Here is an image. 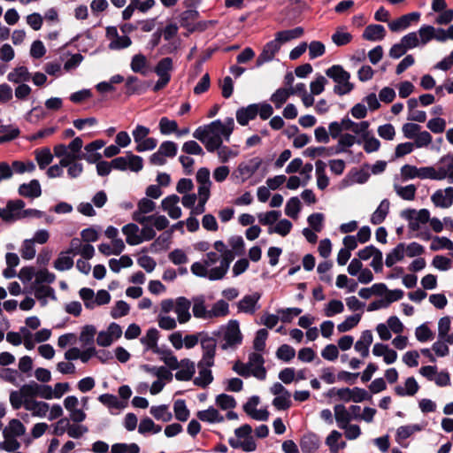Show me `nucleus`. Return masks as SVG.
I'll return each instance as SVG.
<instances>
[{"mask_svg": "<svg viewBox=\"0 0 453 453\" xmlns=\"http://www.w3.org/2000/svg\"><path fill=\"white\" fill-rule=\"evenodd\" d=\"M79 296L88 310L95 309V292L89 288H82L79 291Z\"/></svg>", "mask_w": 453, "mask_h": 453, "instance_id": "59", "label": "nucleus"}, {"mask_svg": "<svg viewBox=\"0 0 453 453\" xmlns=\"http://www.w3.org/2000/svg\"><path fill=\"white\" fill-rule=\"evenodd\" d=\"M401 217L409 221L410 230L418 231L421 224L428 223L430 220V211L427 209H406L401 211Z\"/></svg>", "mask_w": 453, "mask_h": 453, "instance_id": "7", "label": "nucleus"}, {"mask_svg": "<svg viewBox=\"0 0 453 453\" xmlns=\"http://www.w3.org/2000/svg\"><path fill=\"white\" fill-rule=\"evenodd\" d=\"M173 65L171 58H162L155 67V73L160 78L171 80L170 73L173 71Z\"/></svg>", "mask_w": 453, "mask_h": 453, "instance_id": "38", "label": "nucleus"}, {"mask_svg": "<svg viewBox=\"0 0 453 453\" xmlns=\"http://www.w3.org/2000/svg\"><path fill=\"white\" fill-rule=\"evenodd\" d=\"M104 146V142L103 140H96L85 146V150L87 154L84 156V159L89 164H95L99 161L102 157V155L97 152L98 150L102 149Z\"/></svg>", "mask_w": 453, "mask_h": 453, "instance_id": "27", "label": "nucleus"}, {"mask_svg": "<svg viewBox=\"0 0 453 453\" xmlns=\"http://www.w3.org/2000/svg\"><path fill=\"white\" fill-rule=\"evenodd\" d=\"M214 364H208L198 362V375L196 376L193 380L194 385L205 388L213 381V375L211 370V367L213 366Z\"/></svg>", "mask_w": 453, "mask_h": 453, "instance_id": "13", "label": "nucleus"}, {"mask_svg": "<svg viewBox=\"0 0 453 453\" xmlns=\"http://www.w3.org/2000/svg\"><path fill=\"white\" fill-rule=\"evenodd\" d=\"M219 265L213 269L212 279H223L228 272L231 262L234 259V254L231 250H226L220 253Z\"/></svg>", "mask_w": 453, "mask_h": 453, "instance_id": "21", "label": "nucleus"}, {"mask_svg": "<svg viewBox=\"0 0 453 453\" xmlns=\"http://www.w3.org/2000/svg\"><path fill=\"white\" fill-rule=\"evenodd\" d=\"M265 359L261 354L253 352L249 356L247 362L250 376H254L258 380H264L266 377V370L264 366Z\"/></svg>", "mask_w": 453, "mask_h": 453, "instance_id": "8", "label": "nucleus"}, {"mask_svg": "<svg viewBox=\"0 0 453 453\" xmlns=\"http://www.w3.org/2000/svg\"><path fill=\"white\" fill-rule=\"evenodd\" d=\"M98 401L109 409L120 410L125 407L118 397L111 394H103L99 395Z\"/></svg>", "mask_w": 453, "mask_h": 453, "instance_id": "53", "label": "nucleus"}, {"mask_svg": "<svg viewBox=\"0 0 453 453\" xmlns=\"http://www.w3.org/2000/svg\"><path fill=\"white\" fill-rule=\"evenodd\" d=\"M203 355L198 362L208 364H214L217 342L213 337L205 335L200 340Z\"/></svg>", "mask_w": 453, "mask_h": 453, "instance_id": "12", "label": "nucleus"}, {"mask_svg": "<svg viewBox=\"0 0 453 453\" xmlns=\"http://www.w3.org/2000/svg\"><path fill=\"white\" fill-rule=\"evenodd\" d=\"M405 256V244H397L386 257L385 264L388 267H392L397 262L403 259Z\"/></svg>", "mask_w": 453, "mask_h": 453, "instance_id": "35", "label": "nucleus"}, {"mask_svg": "<svg viewBox=\"0 0 453 453\" xmlns=\"http://www.w3.org/2000/svg\"><path fill=\"white\" fill-rule=\"evenodd\" d=\"M78 159L62 158V165L67 168V175L71 179L80 177L83 172V165L77 162Z\"/></svg>", "mask_w": 453, "mask_h": 453, "instance_id": "36", "label": "nucleus"}, {"mask_svg": "<svg viewBox=\"0 0 453 453\" xmlns=\"http://www.w3.org/2000/svg\"><path fill=\"white\" fill-rule=\"evenodd\" d=\"M197 418L203 422L220 423L224 421V417L213 407L197 412Z\"/></svg>", "mask_w": 453, "mask_h": 453, "instance_id": "37", "label": "nucleus"}, {"mask_svg": "<svg viewBox=\"0 0 453 453\" xmlns=\"http://www.w3.org/2000/svg\"><path fill=\"white\" fill-rule=\"evenodd\" d=\"M131 44L132 41L129 36L126 35H118L109 43L108 48L111 50H120L128 48Z\"/></svg>", "mask_w": 453, "mask_h": 453, "instance_id": "61", "label": "nucleus"}, {"mask_svg": "<svg viewBox=\"0 0 453 453\" xmlns=\"http://www.w3.org/2000/svg\"><path fill=\"white\" fill-rule=\"evenodd\" d=\"M327 77L332 79L335 85L334 92L340 96L349 94L354 89V84L350 82V73L340 65H334L326 70Z\"/></svg>", "mask_w": 453, "mask_h": 453, "instance_id": "3", "label": "nucleus"}, {"mask_svg": "<svg viewBox=\"0 0 453 453\" xmlns=\"http://www.w3.org/2000/svg\"><path fill=\"white\" fill-rule=\"evenodd\" d=\"M334 411L337 426L341 429L349 425V422L353 419L351 412L342 404H336Z\"/></svg>", "mask_w": 453, "mask_h": 453, "instance_id": "31", "label": "nucleus"}, {"mask_svg": "<svg viewBox=\"0 0 453 453\" xmlns=\"http://www.w3.org/2000/svg\"><path fill=\"white\" fill-rule=\"evenodd\" d=\"M393 188L396 195L402 199L406 201H412L415 199L417 188L414 184L401 186L397 183H394Z\"/></svg>", "mask_w": 453, "mask_h": 453, "instance_id": "39", "label": "nucleus"}, {"mask_svg": "<svg viewBox=\"0 0 453 453\" xmlns=\"http://www.w3.org/2000/svg\"><path fill=\"white\" fill-rule=\"evenodd\" d=\"M344 311L343 303L340 300H331L325 307L324 312L326 317H334Z\"/></svg>", "mask_w": 453, "mask_h": 453, "instance_id": "63", "label": "nucleus"}, {"mask_svg": "<svg viewBox=\"0 0 453 453\" xmlns=\"http://www.w3.org/2000/svg\"><path fill=\"white\" fill-rule=\"evenodd\" d=\"M19 194L24 197L36 198L42 195V188L37 180L23 183L19 187Z\"/></svg>", "mask_w": 453, "mask_h": 453, "instance_id": "28", "label": "nucleus"}, {"mask_svg": "<svg viewBox=\"0 0 453 453\" xmlns=\"http://www.w3.org/2000/svg\"><path fill=\"white\" fill-rule=\"evenodd\" d=\"M356 142L360 143L361 142L359 140L357 141L356 137L353 134H343L338 138L337 151L342 153L345 152Z\"/></svg>", "mask_w": 453, "mask_h": 453, "instance_id": "54", "label": "nucleus"}, {"mask_svg": "<svg viewBox=\"0 0 453 453\" xmlns=\"http://www.w3.org/2000/svg\"><path fill=\"white\" fill-rule=\"evenodd\" d=\"M431 200L436 207L449 208L453 203V188L449 187L444 190H436L431 196Z\"/></svg>", "mask_w": 453, "mask_h": 453, "instance_id": "20", "label": "nucleus"}, {"mask_svg": "<svg viewBox=\"0 0 453 453\" xmlns=\"http://www.w3.org/2000/svg\"><path fill=\"white\" fill-rule=\"evenodd\" d=\"M180 197L177 195H170L161 201V208L173 219L181 217V208L179 206Z\"/></svg>", "mask_w": 453, "mask_h": 453, "instance_id": "17", "label": "nucleus"}, {"mask_svg": "<svg viewBox=\"0 0 453 453\" xmlns=\"http://www.w3.org/2000/svg\"><path fill=\"white\" fill-rule=\"evenodd\" d=\"M234 129V120L228 117L224 121L216 119L210 124L198 127L193 137L200 141L208 152L213 153L224 141L229 142Z\"/></svg>", "mask_w": 453, "mask_h": 453, "instance_id": "1", "label": "nucleus"}, {"mask_svg": "<svg viewBox=\"0 0 453 453\" xmlns=\"http://www.w3.org/2000/svg\"><path fill=\"white\" fill-rule=\"evenodd\" d=\"M229 313V305L224 300L217 301L210 310V319L225 317Z\"/></svg>", "mask_w": 453, "mask_h": 453, "instance_id": "56", "label": "nucleus"}, {"mask_svg": "<svg viewBox=\"0 0 453 453\" xmlns=\"http://www.w3.org/2000/svg\"><path fill=\"white\" fill-rule=\"evenodd\" d=\"M192 311L197 319H211L210 310L206 309L203 296H197L193 299Z\"/></svg>", "mask_w": 453, "mask_h": 453, "instance_id": "40", "label": "nucleus"}, {"mask_svg": "<svg viewBox=\"0 0 453 453\" xmlns=\"http://www.w3.org/2000/svg\"><path fill=\"white\" fill-rule=\"evenodd\" d=\"M159 332L157 328H150L146 334L141 338V343L145 347L146 350L151 349L154 353L159 354L160 350L157 347Z\"/></svg>", "mask_w": 453, "mask_h": 453, "instance_id": "26", "label": "nucleus"}, {"mask_svg": "<svg viewBox=\"0 0 453 453\" xmlns=\"http://www.w3.org/2000/svg\"><path fill=\"white\" fill-rule=\"evenodd\" d=\"M242 336L237 320H230L223 328V349H234L241 344Z\"/></svg>", "mask_w": 453, "mask_h": 453, "instance_id": "5", "label": "nucleus"}, {"mask_svg": "<svg viewBox=\"0 0 453 453\" xmlns=\"http://www.w3.org/2000/svg\"><path fill=\"white\" fill-rule=\"evenodd\" d=\"M25 203L22 200L10 201L4 208V220L12 222L23 219Z\"/></svg>", "mask_w": 453, "mask_h": 453, "instance_id": "16", "label": "nucleus"}, {"mask_svg": "<svg viewBox=\"0 0 453 453\" xmlns=\"http://www.w3.org/2000/svg\"><path fill=\"white\" fill-rule=\"evenodd\" d=\"M262 159L258 157L242 162L237 167V177L245 181L250 179L261 166Z\"/></svg>", "mask_w": 453, "mask_h": 453, "instance_id": "9", "label": "nucleus"}, {"mask_svg": "<svg viewBox=\"0 0 453 453\" xmlns=\"http://www.w3.org/2000/svg\"><path fill=\"white\" fill-rule=\"evenodd\" d=\"M301 210V203L298 197H291L286 203L285 214L292 219H297Z\"/></svg>", "mask_w": 453, "mask_h": 453, "instance_id": "58", "label": "nucleus"}, {"mask_svg": "<svg viewBox=\"0 0 453 453\" xmlns=\"http://www.w3.org/2000/svg\"><path fill=\"white\" fill-rule=\"evenodd\" d=\"M390 203L388 199H383L377 209L371 216V223L373 225L381 224L389 212Z\"/></svg>", "mask_w": 453, "mask_h": 453, "instance_id": "33", "label": "nucleus"}, {"mask_svg": "<svg viewBox=\"0 0 453 453\" xmlns=\"http://www.w3.org/2000/svg\"><path fill=\"white\" fill-rule=\"evenodd\" d=\"M111 453H139L140 448L136 443H115L111 446Z\"/></svg>", "mask_w": 453, "mask_h": 453, "instance_id": "64", "label": "nucleus"}, {"mask_svg": "<svg viewBox=\"0 0 453 453\" xmlns=\"http://www.w3.org/2000/svg\"><path fill=\"white\" fill-rule=\"evenodd\" d=\"M219 258L220 256L217 252H208L203 261L192 264L190 271L197 277L206 278L210 280H219V279H212L211 275L216 267L214 265L219 262Z\"/></svg>", "mask_w": 453, "mask_h": 453, "instance_id": "4", "label": "nucleus"}, {"mask_svg": "<svg viewBox=\"0 0 453 453\" xmlns=\"http://www.w3.org/2000/svg\"><path fill=\"white\" fill-rule=\"evenodd\" d=\"M281 45L279 42V41L276 39V37L268 42L265 46L260 53V55L257 58V66H261L265 63L272 61L276 53L280 50Z\"/></svg>", "mask_w": 453, "mask_h": 453, "instance_id": "18", "label": "nucleus"}, {"mask_svg": "<svg viewBox=\"0 0 453 453\" xmlns=\"http://www.w3.org/2000/svg\"><path fill=\"white\" fill-rule=\"evenodd\" d=\"M281 216L280 211H269L266 212H259L257 215L258 222L263 226H268L269 227L274 226Z\"/></svg>", "mask_w": 453, "mask_h": 453, "instance_id": "44", "label": "nucleus"}, {"mask_svg": "<svg viewBox=\"0 0 453 453\" xmlns=\"http://www.w3.org/2000/svg\"><path fill=\"white\" fill-rule=\"evenodd\" d=\"M53 155L49 148L35 150V159L40 169H44L53 160Z\"/></svg>", "mask_w": 453, "mask_h": 453, "instance_id": "50", "label": "nucleus"}, {"mask_svg": "<svg viewBox=\"0 0 453 453\" xmlns=\"http://www.w3.org/2000/svg\"><path fill=\"white\" fill-rule=\"evenodd\" d=\"M420 17L419 12H411L405 15L401 16L399 19H396L391 21L388 24V27L391 31L397 32L401 30H404L410 27L411 22L412 20H418Z\"/></svg>", "mask_w": 453, "mask_h": 453, "instance_id": "23", "label": "nucleus"}, {"mask_svg": "<svg viewBox=\"0 0 453 453\" xmlns=\"http://www.w3.org/2000/svg\"><path fill=\"white\" fill-rule=\"evenodd\" d=\"M430 166L418 168L411 165H404L401 167L400 173L403 181L416 178L426 180L429 179Z\"/></svg>", "mask_w": 453, "mask_h": 453, "instance_id": "14", "label": "nucleus"}, {"mask_svg": "<svg viewBox=\"0 0 453 453\" xmlns=\"http://www.w3.org/2000/svg\"><path fill=\"white\" fill-rule=\"evenodd\" d=\"M260 298L261 294L258 292L244 296L237 303L238 311L250 315L254 314L260 308L258 304Z\"/></svg>", "mask_w": 453, "mask_h": 453, "instance_id": "10", "label": "nucleus"}, {"mask_svg": "<svg viewBox=\"0 0 453 453\" xmlns=\"http://www.w3.org/2000/svg\"><path fill=\"white\" fill-rule=\"evenodd\" d=\"M25 433L26 427L19 419H11L8 425L3 429L4 441H0V450L6 452L18 450L21 444L17 438L24 435Z\"/></svg>", "mask_w": 453, "mask_h": 453, "instance_id": "2", "label": "nucleus"}, {"mask_svg": "<svg viewBox=\"0 0 453 453\" xmlns=\"http://www.w3.org/2000/svg\"><path fill=\"white\" fill-rule=\"evenodd\" d=\"M26 410L31 412L35 418H43L47 417L50 404L42 401H26Z\"/></svg>", "mask_w": 453, "mask_h": 453, "instance_id": "25", "label": "nucleus"}, {"mask_svg": "<svg viewBox=\"0 0 453 453\" xmlns=\"http://www.w3.org/2000/svg\"><path fill=\"white\" fill-rule=\"evenodd\" d=\"M56 276L54 273L46 269L35 272V280L30 286L48 285L55 281Z\"/></svg>", "mask_w": 453, "mask_h": 453, "instance_id": "46", "label": "nucleus"}, {"mask_svg": "<svg viewBox=\"0 0 453 453\" xmlns=\"http://www.w3.org/2000/svg\"><path fill=\"white\" fill-rule=\"evenodd\" d=\"M190 301L184 297L180 296L176 298V303L174 306V312L177 315V319L180 324L187 323L191 319L190 314Z\"/></svg>", "mask_w": 453, "mask_h": 453, "instance_id": "19", "label": "nucleus"}, {"mask_svg": "<svg viewBox=\"0 0 453 453\" xmlns=\"http://www.w3.org/2000/svg\"><path fill=\"white\" fill-rule=\"evenodd\" d=\"M162 430L161 426L156 425L150 418H144L140 421L138 426L139 434L145 435L147 434H158Z\"/></svg>", "mask_w": 453, "mask_h": 453, "instance_id": "45", "label": "nucleus"}, {"mask_svg": "<svg viewBox=\"0 0 453 453\" xmlns=\"http://www.w3.org/2000/svg\"><path fill=\"white\" fill-rule=\"evenodd\" d=\"M257 104H251L236 111V120L241 126H246L257 117Z\"/></svg>", "mask_w": 453, "mask_h": 453, "instance_id": "24", "label": "nucleus"}, {"mask_svg": "<svg viewBox=\"0 0 453 453\" xmlns=\"http://www.w3.org/2000/svg\"><path fill=\"white\" fill-rule=\"evenodd\" d=\"M7 79L13 83H22L28 81L31 79V74L27 67L19 66L8 73Z\"/></svg>", "mask_w": 453, "mask_h": 453, "instance_id": "42", "label": "nucleus"}, {"mask_svg": "<svg viewBox=\"0 0 453 453\" xmlns=\"http://www.w3.org/2000/svg\"><path fill=\"white\" fill-rule=\"evenodd\" d=\"M69 255L66 251L60 252L54 262V268L61 272L71 269L73 265V259Z\"/></svg>", "mask_w": 453, "mask_h": 453, "instance_id": "49", "label": "nucleus"}, {"mask_svg": "<svg viewBox=\"0 0 453 453\" xmlns=\"http://www.w3.org/2000/svg\"><path fill=\"white\" fill-rule=\"evenodd\" d=\"M438 32L441 34V36L436 35V28L430 25H424L420 27L418 32L419 38V44L424 46L428 43L431 40L436 39L437 41L443 42L446 40L445 30L438 28Z\"/></svg>", "mask_w": 453, "mask_h": 453, "instance_id": "15", "label": "nucleus"}, {"mask_svg": "<svg viewBox=\"0 0 453 453\" xmlns=\"http://www.w3.org/2000/svg\"><path fill=\"white\" fill-rule=\"evenodd\" d=\"M290 96L288 88H280L271 96L270 100L279 109L287 102Z\"/></svg>", "mask_w": 453, "mask_h": 453, "instance_id": "55", "label": "nucleus"}, {"mask_svg": "<svg viewBox=\"0 0 453 453\" xmlns=\"http://www.w3.org/2000/svg\"><path fill=\"white\" fill-rule=\"evenodd\" d=\"M26 293H34L42 306L47 305L49 299L56 300L55 290L48 285L30 286L25 289Z\"/></svg>", "mask_w": 453, "mask_h": 453, "instance_id": "11", "label": "nucleus"}, {"mask_svg": "<svg viewBox=\"0 0 453 453\" xmlns=\"http://www.w3.org/2000/svg\"><path fill=\"white\" fill-rule=\"evenodd\" d=\"M122 233L126 235V241L129 245H138L142 242L140 229L137 225L129 223L122 227Z\"/></svg>", "mask_w": 453, "mask_h": 453, "instance_id": "30", "label": "nucleus"}, {"mask_svg": "<svg viewBox=\"0 0 453 453\" xmlns=\"http://www.w3.org/2000/svg\"><path fill=\"white\" fill-rule=\"evenodd\" d=\"M303 34V29L301 27H295L293 29L283 30L276 33L275 37L282 45L285 42H288L291 40L297 39L301 37Z\"/></svg>", "mask_w": 453, "mask_h": 453, "instance_id": "41", "label": "nucleus"}, {"mask_svg": "<svg viewBox=\"0 0 453 453\" xmlns=\"http://www.w3.org/2000/svg\"><path fill=\"white\" fill-rule=\"evenodd\" d=\"M386 35V30L383 26L372 24L365 27L363 37L368 41H381Z\"/></svg>", "mask_w": 453, "mask_h": 453, "instance_id": "32", "label": "nucleus"}, {"mask_svg": "<svg viewBox=\"0 0 453 453\" xmlns=\"http://www.w3.org/2000/svg\"><path fill=\"white\" fill-rule=\"evenodd\" d=\"M83 146L81 138L75 137L68 145L63 143L54 146L53 151L57 157H67L69 159H81V150Z\"/></svg>", "mask_w": 453, "mask_h": 453, "instance_id": "6", "label": "nucleus"}, {"mask_svg": "<svg viewBox=\"0 0 453 453\" xmlns=\"http://www.w3.org/2000/svg\"><path fill=\"white\" fill-rule=\"evenodd\" d=\"M419 386L414 377H409L404 383V387L396 386L395 392L399 396L414 395L418 391Z\"/></svg>", "mask_w": 453, "mask_h": 453, "instance_id": "34", "label": "nucleus"}, {"mask_svg": "<svg viewBox=\"0 0 453 453\" xmlns=\"http://www.w3.org/2000/svg\"><path fill=\"white\" fill-rule=\"evenodd\" d=\"M292 223L286 219L278 220L274 226L268 227V234H278L281 236L288 235L292 229Z\"/></svg>", "mask_w": 453, "mask_h": 453, "instance_id": "47", "label": "nucleus"}, {"mask_svg": "<svg viewBox=\"0 0 453 453\" xmlns=\"http://www.w3.org/2000/svg\"><path fill=\"white\" fill-rule=\"evenodd\" d=\"M332 42L336 46H344L349 43L352 40V35L347 32L344 28L339 27L336 31L332 35Z\"/></svg>", "mask_w": 453, "mask_h": 453, "instance_id": "52", "label": "nucleus"}, {"mask_svg": "<svg viewBox=\"0 0 453 453\" xmlns=\"http://www.w3.org/2000/svg\"><path fill=\"white\" fill-rule=\"evenodd\" d=\"M199 12L196 10H187L180 15V23L182 27H185L188 32H194L198 29V25L195 24L197 19Z\"/></svg>", "mask_w": 453, "mask_h": 453, "instance_id": "29", "label": "nucleus"}, {"mask_svg": "<svg viewBox=\"0 0 453 453\" xmlns=\"http://www.w3.org/2000/svg\"><path fill=\"white\" fill-rule=\"evenodd\" d=\"M148 66V60L142 54H135L133 56L130 63V67L133 72L146 74Z\"/></svg>", "mask_w": 453, "mask_h": 453, "instance_id": "48", "label": "nucleus"}, {"mask_svg": "<svg viewBox=\"0 0 453 453\" xmlns=\"http://www.w3.org/2000/svg\"><path fill=\"white\" fill-rule=\"evenodd\" d=\"M420 430L421 426L419 425L401 426L396 429L395 441L399 444H402L403 441Z\"/></svg>", "mask_w": 453, "mask_h": 453, "instance_id": "43", "label": "nucleus"}, {"mask_svg": "<svg viewBox=\"0 0 453 453\" xmlns=\"http://www.w3.org/2000/svg\"><path fill=\"white\" fill-rule=\"evenodd\" d=\"M175 418L180 421H186L189 417V411L184 400H177L173 405Z\"/></svg>", "mask_w": 453, "mask_h": 453, "instance_id": "62", "label": "nucleus"}, {"mask_svg": "<svg viewBox=\"0 0 453 453\" xmlns=\"http://www.w3.org/2000/svg\"><path fill=\"white\" fill-rule=\"evenodd\" d=\"M196 372V365L189 358H183L180 360V365L178 371L175 372L174 377L179 381L190 380Z\"/></svg>", "mask_w": 453, "mask_h": 453, "instance_id": "22", "label": "nucleus"}, {"mask_svg": "<svg viewBox=\"0 0 453 453\" xmlns=\"http://www.w3.org/2000/svg\"><path fill=\"white\" fill-rule=\"evenodd\" d=\"M150 412L157 420L163 422H168L173 418L172 413L168 411V406L165 404L151 406Z\"/></svg>", "mask_w": 453, "mask_h": 453, "instance_id": "51", "label": "nucleus"}, {"mask_svg": "<svg viewBox=\"0 0 453 453\" xmlns=\"http://www.w3.org/2000/svg\"><path fill=\"white\" fill-rule=\"evenodd\" d=\"M431 250L436 251L442 249L453 250V242L448 237L434 236L430 245Z\"/></svg>", "mask_w": 453, "mask_h": 453, "instance_id": "57", "label": "nucleus"}, {"mask_svg": "<svg viewBox=\"0 0 453 453\" xmlns=\"http://www.w3.org/2000/svg\"><path fill=\"white\" fill-rule=\"evenodd\" d=\"M295 349L288 344L280 345L276 351L277 358L284 362H289L295 357Z\"/></svg>", "mask_w": 453, "mask_h": 453, "instance_id": "60", "label": "nucleus"}]
</instances>
